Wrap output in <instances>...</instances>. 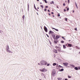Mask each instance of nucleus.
Wrapping results in <instances>:
<instances>
[{
  "mask_svg": "<svg viewBox=\"0 0 80 80\" xmlns=\"http://www.w3.org/2000/svg\"><path fill=\"white\" fill-rule=\"evenodd\" d=\"M41 63L42 65H46L47 64H48V62L42 60L41 61Z\"/></svg>",
  "mask_w": 80,
  "mask_h": 80,
  "instance_id": "obj_1",
  "label": "nucleus"
},
{
  "mask_svg": "<svg viewBox=\"0 0 80 80\" xmlns=\"http://www.w3.org/2000/svg\"><path fill=\"white\" fill-rule=\"evenodd\" d=\"M6 50L7 52L8 53H12V51H10V50H9V46H8V45H7Z\"/></svg>",
  "mask_w": 80,
  "mask_h": 80,
  "instance_id": "obj_2",
  "label": "nucleus"
},
{
  "mask_svg": "<svg viewBox=\"0 0 80 80\" xmlns=\"http://www.w3.org/2000/svg\"><path fill=\"white\" fill-rule=\"evenodd\" d=\"M44 29L46 32H48V29H47V28L45 26H44Z\"/></svg>",
  "mask_w": 80,
  "mask_h": 80,
  "instance_id": "obj_3",
  "label": "nucleus"
},
{
  "mask_svg": "<svg viewBox=\"0 0 80 80\" xmlns=\"http://www.w3.org/2000/svg\"><path fill=\"white\" fill-rule=\"evenodd\" d=\"M74 69L76 70H80V67H78V68L77 67H74Z\"/></svg>",
  "mask_w": 80,
  "mask_h": 80,
  "instance_id": "obj_4",
  "label": "nucleus"
},
{
  "mask_svg": "<svg viewBox=\"0 0 80 80\" xmlns=\"http://www.w3.org/2000/svg\"><path fill=\"white\" fill-rule=\"evenodd\" d=\"M55 74V70H52V75H53V76H54V75Z\"/></svg>",
  "mask_w": 80,
  "mask_h": 80,
  "instance_id": "obj_5",
  "label": "nucleus"
},
{
  "mask_svg": "<svg viewBox=\"0 0 80 80\" xmlns=\"http://www.w3.org/2000/svg\"><path fill=\"white\" fill-rule=\"evenodd\" d=\"M63 64L64 65H65V67H67L68 66V63H63Z\"/></svg>",
  "mask_w": 80,
  "mask_h": 80,
  "instance_id": "obj_6",
  "label": "nucleus"
},
{
  "mask_svg": "<svg viewBox=\"0 0 80 80\" xmlns=\"http://www.w3.org/2000/svg\"><path fill=\"white\" fill-rule=\"evenodd\" d=\"M56 40H58V39L59 38H60V36L58 35H57L56 36Z\"/></svg>",
  "mask_w": 80,
  "mask_h": 80,
  "instance_id": "obj_7",
  "label": "nucleus"
},
{
  "mask_svg": "<svg viewBox=\"0 0 80 80\" xmlns=\"http://www.w3.org/2000/svg\"><path fill=\"white\" fill-rule=\"evenodd\" d=\"M53 31H50L49 32V35H50V34H53Z\"/></svg>",
  "mask_w": 80,
  "mask_h": 80,
  "instance_id": "obj_8",
  "label": "nucleus"
},
{
  "mask_svg": "<svg viewBox=\"0 0 80 80\" xmlns=\"http://www.w3.org/2000/svg\"><path fill=\"white\" fill-rule=\"evenodd\" d=\"M52 38H53V39H55V35L52 34Z\"/></svg>",
  "mask_w": 80,
  "mask_h": 80,
  "instance_id": "obj_9",
  "label": "nucleus"
},
{
  "mask_svg": "<svg viewBox=\"0 0 80 80\" xmlns=\"http://www.w3.org/2000/svg\"><path fill=\"white\" fill-rule=\"evenodd\" d=\"M58 51L59 52H61V48L59 47V48H58Z\"/></svg>",
  "mask_w": 80,
  "mask_h": 80,
  "instance_id": "obj_10",
  "label": "nucleus"
},
{
  "mask_svg": "<svg viewBox=\"0 0 80 80\" xmlns=\"http://www.w3.org/2000/svg\"><path fill=\"white\" fill-rule=\"evenodd\" d=\"M28 12L29 11V3H28Z\"/></svg>",
  "mask_w": 80,
  "mask_h": 80,
  "instance_id": "obj_11",
  "label": "nucleus"
},
{
  "mask_svg": "<svg viewBox=\"0 0 80 80\" xmlns=\"http://www.w3.org/2000/svg\"><path fill=\"white\" fill-rule=\"evenodd\" d=\"M70 66L71 67H75V65L73 64H70Z\"/></svg>",
  "mask_w": 80,
  "mask_h": 80,
  "instance_id": "obj_12",
  "label": "nucleus"
},
{
  "mask_svg": "<svg viewBox=\"0 0 80 80\" xmlns=\"http://www.w3.org/2000/svg\"><path fill=\"white\" fill-rule=\"evenodd\" d=\"M68 46L69 47H71L72 46V45L70 44H68Z\"/></svg>",
  "mask_w": 80,
  "mask_h": 80,
  "instance_id": "obj_13",
  "label": "nucleus"
},
{
  "mask_svg": "<svg viewBox=\"0 0 80 80\" xmlns=\"http://www.w3.org/2000/svg\"><path fill=\"white\" fill-rule=\"evenodd\" d=\"M54 43H55V44H57V42H58V41L54 40Z\"/></svg>",
  "mask_w": 80,
  "mask_h": 80,
  "instance_id": "obj_14",
  "label": "nucleus"
},
{
  "mask_svg": "<svg viewBox=\"0 0 80 80\" xmlns=\"http://www.w3.org/2000/svg\"><path fill=\"white\" fill-rule=\"evenodd\" d=\"M45 68H44L43 69L41 70V72H45Z\"/></svg>",
  "mask_w": 80,
  "mask_h": 80,
  "instance_id": "obj_15",
  "label": "nucleus"
},
{
  "mask_svg": "<svg viewBox=\"0 0 80 80\" xmlns=\"http://www.w3.org/2000/svg\"><path fill=\"white\" fill-rule=\"evenodd\" d=\"M52 28V29H53L54 30H56V31H57L58 32V29H56L55 28Z\"/></svg>",
  "mask_w": 80,
  "mask_h": 80,
  "instance_id": "obj_16",
  "label": "nucleus"
},
{
  "mask_svg": "<svg viewBox=\"0 0 80 80\" xmlns=\"http://www.w3.org/2000/svg\"><path fill=\"white\" fill-rule=\"evenodd\" d=\"M54 52L55 53H58V52H57V50H56V49H54Z\"/></svg>",
  "mask_w": 80,
  "mask_h": 80,
  "instance_id": "obj_17",
  "label": "nucleus"
},
{
  "mask_svg": "<svg viewBox=\"0 0 80 80\" xmlns=\"http://www.w3.org/2000/svg\"><path fill=\"white\" fill-rule=\"evenodd\" d=\"M64 70V69L63 68H62L60 70V72H63Z\"/></svg>",
  "mask_w": 80,
  "mask_h": 80,
  "instance_id": "obj_18",
  "label": "nucleus"
},
{
  "mask_svg": "<svg viewBox=\"0 0 80 80\" xmlns=\"http://www.w3.org/2000/svg\"><path fill=\"white\" fill-rule=\"evenodd\" d=\"M75 5H76V8H78V6H77V3H76V2H75Z\"/></svg>",
  "mask_w": 80,
  "mask_h": 80,
  "instance_id": "obj_19",
  "label": "nucleus"
},
{
  "mask_svg": "<svg viewBox=\"0 0 80 80\" xmlns=\"http://www.w3.org/2000/svg\"><path fill=\"white\" fill-rule=\"evenodd\" d=\"M57 79L58 80H62V78H57Z\"/></svg>",
  "mask_w": 80,
  "mask_h": 80,
  "instance_id": "obj_20",
  "label": "nucleus"
},
{
  "mask_svg": "<svg viewBox=\"0 0 80 80\" xmlns=\"http://www.w3.org/2000/svg\"><path fill=\"white\" fill-rule=\"evenodd\" d=\"M58 67H59V68H63V67L61 66L60 65H59L58 66Z\"/></svg>",
  "mask_w": 80,
  "mask_h": 80,
  "instance_id": "obj_21",
  "label": "nucleus"
},
{
  "mask_svg": "<svg viewBox=\"0 0 80 80\" xmlns=\"http://www.w3.org/2000/svg\"><path fill=\"white\" fill-rule=\"evenodd\" d=\"M50 4H54V2L53 1H52L50 2Z\"/></svg>",
  "mask_w": 80,
  "mask_h": 80,
  "instance_id": "obj_22",
  "label": "nucleus"
},
{
  "mask_svg": "<svg viewBox=\"0 0 80 80\" xmlns=\"http://www.w3.org/2000/svg\"><path fill=\"white\" fill-rule=\"evenodd\" d=\"M22 18H23V20H24L25 19V15H23L22 17Z\"/></svg>",
  "mask_w": 80,
  "mask_h": 80,
  "instance_id": "obj_23",
  "label": "nucleus"
},
{
  "mask_svg": "<svg viewBox=\"0 0 80 80\" xmlns=\"http://www.w3.org/2000/svg\"><path fill=\"white\" fill-rule=\"evenodd\" d=\"M63 48L64 49H65V48H66V47L65 46V45H63Z\"/></svg>",
  "mask_w": 80,
  "mask_h": 80,
  "instance_id": "obj_24",
  "label": "nucleus"
},
{
  "mask_svg": "<svg viewBox=\"0 0 80 80\" xmlns=\"http://www.w3.org/2000/svg\"><path fill=\"white\" fill-rule=\"evenodd\" d=\"M57 65V63H54L53 64V66H55V65Z\"/></svg>",
  "mask_w": 80,
  "mask_h": 80,
  "instance_id": "obj_25",
  "label": "nucleus"
},
{
  "mask_svg": "<svg viewBox=\"0 0 80 80\" xmlns=\"http://www.w3.org/2000/svg\"><path fill=\"white\" fill-rule=\"evenodd\" d=\"M41 75L42 77H43L45 76V74H44L42 73H41Z\"/></svg>",
  "mask_w": 80,
  "mask_h": 80,
  "instance_id": "obj_26",
  "label": "nucleus"
},
{
  "mask_svg": "<svg viewBox=\"0 0 80 80\" xmlns=\"http://www.w3.org/2000/svg\"><path fill=\"white\" fill-rule=\"evenodd\" d=\"M34 8H35V10H37V8H36V7H35V4H34Z\"/></svg>",
  "mask_w": 80,
  "mask_h": 80,
  "instance_id": "obj_27",
  "label": "nucleus"
},
{
  "mask_svg": "<svg viewBox=\"0 0 80 80\" xmlns=\"http://www.w3.org/2000/svg\"><path fill=\"white\" fill-rule=\"evenodd\" d=\"M57 16L58 17H60V13H58L57 14Z\"/></svg>",
  "mask_w": 80,
  "mask_h": 80,
  "instance_id": "obj_28",
  "label": "nucleus"
},
{
  "mask_svg": "<svg viewBox=\"0 0 80 80\" xmlns=\"http://www.w3.org/2000/svg\"><path fill=\"white\" fill-rule=\"evenodd\" d=\"M38 65H42V63H38Z\"/></svg>",
  "mask_w": 80,
  "mask_h": 80,
  "instance_id": "obj_29",
  "label": "nucleus"
},
{
  "mask_svg": "<svg viewBox=\"0 0 80 80\" xmlns=\"http://www.w3.org/2000/svg\"><path fill=\"white\" fill-rule=\"evenodd\" d=\"M40 7H42V8H43V5H41L40 6Z\"/></svg>",
  "mask_w": 80,
  "mask_h": 80,
  "instance_id": "obj_30",
  "label": "nucleus"
},
{
  "mask_svg": "<svg viewBox=\"0 0 80 80\" xmlns=\"http://www.w3.org/2000/svg\"><path fill=\"white\" fill-rule=\"evenodd\" d=\"M69 10V8H67V11H68Z\"/></svg>",
  "mask_w": 80,
  "mask_h": 80,
  "instance_id": "obj_31",
  "label": "nucleus"
},
{
  "mask_svg": "<svg viewBox=\"0 0 80 80\" xmlns=\"http://www.w3.org/2000/svg\"><path fill=\"white\" fill-rule=\"evenodd\" d=\"M65 20L66 21H67V18H65Z\"/></svg>",
  "mask_w": 80,
  "mask_h": 80,
  "instance_id": "obj_32",
  "label": "nucleus"
},
{
  "mask_svg": "<svg viewBox=\"0 0 80 80\" xmlns=\"http://www.w3.org/2000/svg\"><path fill=\"white\" fill-rule=\"evenodd\" d=\"M44 1L45 2V3H47V0H44Z\"/></svg>",
  "mask_w": 80,
  "mask_h": 80,
  "instance_id": "obj_33",
  "label": "nucleus"
},
{
  "mask_svg": "<svg viewBox=\"0 0 80 80\" xmlns=\"http://www.w3.org/2000/svg\"><path fill=\"white\" fill-rule=\"evenodd\" d=\"M64 42V41H61V43H63Z\"/></svg>",
  "mask_w": 80,
  "mask_h": 80,
  "instance_id": "obj_34",
  "label": "nucleus"
},
{
  "mask_svg": "<svg viewBox=\"0 0 80 80\" xmlns=\"http://www.w3.org/2000/svg\"><path fill=\"white\" fill-rule=\"evenodd\" d=\"M68 3H70V0H68Z\"/></svg>",
  "mask_w": 80,
  "mask_h": 80,
  "instance_id": "obj_35",
  "label": "nucleus"
},
{
  "mask_svg": "<svg viewBox=\"0 0 80 80\" xmlns=\"http://www.w3.org/2000/svg\"><path fill=\"white\" fill-rule=\"evenodd\" d=\"M62 39L65 40V38L63 37H62Z\"/></svg>",
  "mask_w": 80,
  "mask_h": 80,
  "instance_id": "obj_36",
  "label": "nucleus"
},
{
  "mask_svg": "<svg viewBox=\"0 0 80 80\" xmlns=\"http://www.w3.org/2000/svg\"><path fill=\"white\" fill-rule=\"evenodd\" d=\"M47 11V9L46 8H45L44 9V12H46Z\"/></svg>",
  "mask_w": 80,
  "mask_h": 80,
  "instance_id": "obj_37",
  "label": "nucleus"
},
{
  "mask_svg": "<svg viewBox=\"0 0 80 80\" xmlns=\"http://www.w3.org/2000/svg\"><path fill=\"white\" fill-rule=\"evenodd\" d=\"M68 78H71V76H68Z\"/></svg>",
  "mask_w": 80,
  "mask_h": 80,
  "instance_id": "obj_38",
  "label": "nucleus"
},
{
  "mask_svg": "<svg viewBox=\"0 0 80 80\" xmlns=\"http://www.w3.org/2000/svg\"><path fill=\"white\" fill-rule=\"evenodd\" d=\"M46 35H47V36L48 37H49V36H48V34H46Z\"/></svg>",
  "mask_w": 80,
  "mask_h": 80,
  "instance_id": "obj_39",
  "label": "nucleus"
},
{
  "mask_svg": "<svg viewBox=\"0 0 80 80\" xmlns=\"http://www.w3.org/2000/svg\"><path fill=\"white\" fill-rule=\"evenodd\" d=\"M48 12H50V10H49V9H48Z\"/></svg>",
  "mask_w": 80,
  "mask_h": 80,
  "instance_id": "obj_40",
  "label": "nucleus"
},
{
  "mask_svg": "<svg viewBox=\"0 0 80 80\" xmlns=\"http://www.w3.org/2000/svg\"><path fill=\"white\" fill-rule=\"evenodd\" d=\"M63 6H65V3H64L63 4Z\"/></svg>",
  "mask_w": 80,
  "mask_h": 80,
  "instance_id": "obj_41",
  "label": "nucleus"
},
{
  "mask_svg": "<svg viewBox=\"0 0 80 80\" xmlns=\"http://www.w3.org/2000/svg\"><path fill=\"white\" fill-rule=\"evenodd\" d=\"M55 47L56 48H59V47H58L57 46H56Z\"/></svg>",
  "mask_w": 80,
  "mask_h": 80,
  "instance_id": "obj_42",
  "label": "nucleus"
},
{
  "mask_svg": "<svg viewBox=\"0 0 80 80\" xmlns=\"http://www.w3.org/2000/svg\"><path fill=\"white\" fill-rule=\"evenodd\" d=\"M64 12H66V9H64Z\"/></svg>",
  "mask_w": 80,
  "mask_h": 80,
  "instance_id": "obj_43",
  "label": "nucleus"
},
{
  "mask_svg": "<svg viewBox=\"0 0 80 80\" xmlns=\"http://www.w3.org/2000/svg\"><path fill=\"white\" fill-rule=\"evenodd\" d=\"M43 77H44L43 78H46V77H45V75Z\"/></svg>",
  "mask_w": 80,
  "mask_h": 80,
  "instance_id": "obj_44",
  "label": "nucleus"
},
{
  "mask_svg": "<svg viewBox=\"0 0 80 80\" xmlns=\"http://www.w3.org/2000/svg\"><path fill=\"white\" fill-rule=\"evenodd\" d=\"M49 65H50L49 64H47V66H49Z\"/></svg>",
  "mask_w": 80,
  "mask_h": 80,
  "instance_id": "obj_45",
  "label": "nucleus"
},
{
  "mask_svg": "<svg viewBox=\"0 0 80 80\" xmlns=\"http://www.w3.org/2000/svg\"><path fill=\"white\" fill-rule=\"evenodd\" d=\"M75 30H76V31H77V28H76L75 29Z\"/></svg>",
  "mask_w": 80,
  "mask_h": 80,
  "instance_id": "obj_46",
  "label": "nucleus"
},
{
  "mask_svg": "<svg viewBox=\"0 0 80 80\" xmlns=\"http://www.w3.org/2000/svg\"><path fill=\"white\" fill-rule=\"evenodd\" d=\"M77 48H78V46H76Z\"/></svg>",
  "mask_w": 80,
  "mask_h": 80,
  "instance_id": "obj_47",
  "label": "nucleus"
},
{
  "mask_svg": "<svg viewBox=\"0 0 80 80\" xmlns=\"http://www.w3.org/2000/svg\"><path fill=\"white\" fill-rule=\"evenodd\" d=\"M53 12H51V14H53Z\"/></svg>",
  "mask_w": 80,
  "mask_h": 80,
  "instance_id": "obj_48",
  "label": "nucleus"
},
{
  "mask_svg": "<svg viewBox=\"0 0 80 80\" xmlns=\"http://www.w3.org/2000/svg\"><path fill=\"white\" fill-rule=\"evenodd\" d=\"M48 15H50V16L51 15V14L50 13H48Z\"/></svg>",
  "mask_w": 80,
  "mask_h": 80,
  "instance_id": "obj_49",
  "label": "nucleus"
},
{
  "mask_svg": "<svg viewBox=\"0 0 80 80\" xmlns=\"http://www.w3.org/2000/svg\"><path fill=\"white\" fill-rule=\"evenodd\" d=\"M45 8H47L48 7V6H45Z\"/></svg>",
  "mask_w": 80,
  "mask_h": 80,
  "instance_id": "obj_50",
  "label": "nucleus"
},
{
  "mask_svg": "<svg viewBox=\"0 0 80 80\" xmlns=\"http://www.w3.org/2000/svg\"><path fill=\"white\" fill-rule=\"evenodd\" d=\"M36 10H37V11H38V9H36Z\"/></svg>",
  "mask_w": 80,
  "mask_h": 80,
  "instance_id": "obj_51",
  "label": "nucleus"
},
{
  "mask_svg": "<svg viewBox=\"0 0 80 80\" xmlns=\"http://www.w3.org/2000/svg\"><path fill=\"white\" fill-rule=\"evenodd\" d=\"M74 12H75V11H74V10H73V11H72L73 13H74Z\"/></svg>",
  "mask_w": 80,
  "mask_h": 80,
  "instance_id": "obj_52",
  "label": "nucleus"
},
{
  "mask_svg": "<svg viewBox=\"0 0 80 80\" xmlns=\"http://www.w3.org/2000/svg\"><path fill=\"white\" fill-rule=\"evenodd\" d=\"M65 80H68V79L66 78L65 79Z\"/></svg>",
  "mask_w": 80,
  "mask_h": 80,
  "instance_id": "obj_53",
  "label": "nucleus"
},
{
  "mask_svg": "<svg viewBox=\"0 0 80 80\" xmlns=\"http://www.w3.org/2000/svg\"><path fill=\"white\" fill-rule=\"evenodd\" d=\"M57 67H58V65H57Z\"/></svg>",
  "mask_w": 80,
  "mask_h": 80,
  "instance_id": "obj_54",
  "label": "nucleus"
},
{
  "mask_svg": "<svg viewBox=\"0 0 80 80\" xmlns=\"http://www.w3.org/2000/svg\"><path fill=\"white\" fill-rule=\"evenodd\" d=\"M37 15H38V13L37 12Z\"/></svg>",
  "mask_w": 80,
  "mask_h": 80,
  "instance_id": "obj_55",
  "label": "nucleus"
},
{
  "mask_svg": "<svg viewBox=\"0 0 80 80\" xmlns=\"http://www.w3.org/2000/svg\"><path fill=\"white\" fill-rule=\"evenodd\" d=\"M37 1L38 2V1H39V0H37Z\"/></svg>",
  "mask_w": 80,
  "mask_h": 80,
  "instance_id": "obj_56",
  "label": "nucleus"
},
{
  "mask_svg": "<svg viewBox=\"0 0 80 80\" xmlns=\"http://www.w3.org/2000/svg\"><path fill=\"white\" fill-rule=\"evenodd\" d=\"M41 28L42 29V26H41Z\"/></svg>",
  "mask_w": 80,
  "mask_h": 80,
  "instance_id": "obj_57",
  "label": "nucleus"
},
{
  "mask_svg": "<svg viewBox=\"0 0 80 80\" xmlns=\"http://www.w3.org/2000/svg\"><path fill=\"white\" fill-rule=\"evenodd\" d=\"M38 8V9H39V8L38 7V8Z\"/></svg>",
  "mask_w": 80,
  "mask_h": 80,
  "instance_id": "obj_58",
  "label": "nucleus"
},
{
  "mask_svg": "<svg viewBox=\"0 0 80 80\" xmlns=\"http://www.w3.org/2000/svg\"><path fill=\"white\" fill-rule=\"evenodd\" d=\"M52 16H53V17H55V16L54 15H53Z\"/></svg>",
  "mask_w": 80,
  "mask_h": 80,
  "instance_id": "obj_59",
  "label": "nucleus"
},
{
  "mask_svg": "<svg viewBox=\"0 0 80 80\" xmlns=\"http://www.w3.org/2000/svg\"><path fill=\"white\" fill-rule=\"evenodd\" d=\"M40 4H42V3L40 2Z\"/></svg>",
  "mask_w": 80,
  "mask_h": 80,
  "instance_id": "obj_60",
  "label": "nucleus"
},
{
  "mask_svg": "<svg viewBox=\"0 0 80 80\" xmlns=\"http://www.w3.org/2000/svg\"><path fill=\"white\" fill-rule=\"evenodd\" d=\"M57 8H58V6H57Z\"/></svg>",
  "mask_w": 80,
  "mask_h": 80,
  "instance_id": "obj_61",
  "label": "nucleus"
},
{
  "mask_svg": "<svg viewBox=\"0 0 80 80\" xmlns=\"http://www.w3.org/2000/svg\"><path fill=\"white\" fill-rule=\"evenodd\" d=\"M0 33H1V31L0 30Z\"/></svg>",
  "mask_w": 80,
  "mask_h": 80,
  "instance_id": "obj_62",
  "label": "nucleus"
},
{
  "mask_svg": "<svg viewBox=\"0 0 80 80\" xmlns=\"http://www.w3.org/2000/svg\"><path fill=\"white\" fill-rule=\"evenodd\" d=\"M65 45L67 46V44H66Z\"/></svg>",
  "mask_w": 80,
  "mask_h": 80,
  "instance_id": "obj_63",
  "label": "nucleus"
},
{
  "mask_svg": "<svg viewBox=\"0 0 80 80\" xmlns=\"http://www.w3.org/2000/svg\"><path fill=\"white\" fill-rule=\"evenodd\" d=\"M39 80H42L41 79H40Z\"/></svg>",
  "mask_w": 80,
  "mask_h": 80,
  "instance_id": "obj_64",
  "label": "nucleus"
}]
</instances>
